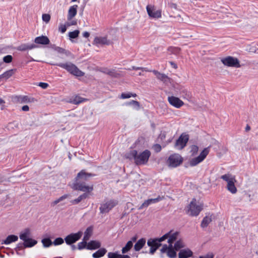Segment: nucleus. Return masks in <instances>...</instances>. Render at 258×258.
I'll return each mask as SVG.
<instances>
[{"mask_svg":"<svg viewBox=\"0 0 258 258\" xmlns=\"http://www.w3.org/2000/svg\"><path fill=\"white\" fill-rule=\"evenodd\" d=\"M95 175L94 174L88 173L85 170H82L77 174L73 183V188L83 192L92 191L93 190V185H88L86 182Z\"/></svg>","mask_w":258,"mask_h":258,"instance_id":"1","label":"nucleus"},{"mask_svg":"<svg viewBox=\"0 0 258 258\" xmlns=\"http://www.w3.org/2000/svg\"><path fill=\"white\" fill-rule=\"evenodd\" d=\"M49 64L51 66H56L64 69L71 74L77 77H82L84 75V73L82 71L80 70L75 64L71 62L66 63H54L50 62Z\"/></svg>","mask_w":258,"mask_h":258,"instance_id":"2","label":"nucleus"},{"mask_svg":"<svg viewBox=\"0 0 258 258\" xmlns=\"http://www.w3.org/2000/svg\"><path fill=\"white\" fill-rule=\"evenodd\" d=\"M221 178L227 182V188L231 194H234L237 192V188L234 182L236 181L234 176L231 174H225L221 176Z\"/></svg>","mask_w":258,"mask_h":258,"instance_id":"3","label":"nucleus"},{"mask_svg":"<svg viewBox=\"0 0 258 258\" xmlns=\"http://www.w3.org/2000/svg\"><path fill=\"white\" fill-rule=\"evenodd\" d=\"M203 210V205H197L196 200L193 199L188 207L187 214L191 216H197Z\"/></svg>","mask_w":258,"mask_h":258,"instance_id":"4","label":"nucleus"},{"mask_svg":"<svg viewBox=\"0 0 258 258\" xmlns=\"http://www.w3.org/2000/svg\"><path fill=\"white\" fill-rule=\"evenodd\" d=\"M151 156V152L148 150H145L139 154L136 155L135 163L137 165H144L147 163Z\"/></svg>","mask_w":258,"mask_h":258,"instance_id":"5","label":"nucleus"},{"mask_svg":"<svg viewBox=\"0 0 258 258\" xmlns=\"http://www.w3.org/2000/svg\"><path fill=\"white\" fill-rule=\"evenodd\" d=\"M210 152V148L207 147L204 149V150L200 153V155L196 157L192 158L189 161V165L190 166H195L200 163L202 162L207 157Z\"/></svg>","mask_w":258,"mask_h":258,"instance_id":"6","label":"nucleus"},{"mask_svg":"<svg viewBox=\"0 0 258 258\" xmlns=\"http://www.w3.org/2000/svg\"><path fill=\"white\" fill-rule=\"evenodd\" d=\"M222 62L226 66L236 68L240 67L239 60L233 56H228L221 59Z\"/></svg>","mask_w":258,"mask_h":258,"instance_id":"7","label":"nucleus"},{"mask_svg":"<svg viewBox=\"0 0 258 258\" xmlns=\"http://www.w3.org/2000/svg\"><path fill=\"white\" fill-rule=\"evenodd\" d=\"M167 162L169 166L176 167L182 162V158L179 154H172L169 157Z\"/></svg>","mask_w":258,"mask_h":258,"instance_id":"8","label":"nucleus"},{"mask_svg":"<svg viewBox=\"0 0 258 258\" xmlns=\"http://www.w3.org/2000/svg\"><path fill=\"white\" fill-rule=\"evenodd\" d=\"M117 204L116 201L114 200H110L105 203L101 204L99 208L101 214L108 213Z\"/></svg>","mask_w":258,"mask_h":258,"instance_id":"9","label":"nucleus"},{"mask_svg":"<svg viewBox=\"0 0 258 258\" xmlns=\"http://www.w3.org/2000/svg\"><path fill=\"white\" fill-rule=\"evenodd\" d=\"M82 234V232L79 231L77 233H71L67 235L64 238L66 244L68 245H72V244H74L81 238Z\"/></svg>","mask_w":258,"mask_h":258,"instance_id":"10","label":"nucleus"},{"mask_svg":"<svg viewBox=\"0 0 258 258\" xmlns=\"http://www.w3.org/2000/svg\"><path fill=\"white\" fill-rule=\"evenodd\" d=\"M189 140V136L185 134H182L176 140L175 147L178 149L181 150L184 148Z\"/></svg>","mask_w":258,"mask_h":258,"instance_id":"11","label":"nucleus"},{"mask_svg":"<svg viewBox=\"0 0 258 258\" xmlns=\"http://www.w3.org/2000/svg\"><path fill=\"white\" fill-rule=\"evenodd\" d=\"M146 10L149 16L154 19H158L161 17V10H156L154 6L148 5Z\"/></svg>","mask_w":258,"mask_h":258,"instance_id":"12","label":"nucleus"},{"mask_svg":"<svg viewBox=\"0 0 258 258\" xmlns=\"http://www.w3.org/2000/svg\"><path fill=\"white\" fill-rule=\"evenodd\" d=\"M168 101L171 105L176 108H180L184 105V102L181 100L173 96H168Z\"/></svg>","mask_w":258,"mask_h":258,"instance_id":"13","label":"nucleus"},{"mask_svg":"<svg viewBox=\"0 0 258 258\" xmlns=\"http://www.w3.org/2000/svg\"><path fill=\"white\" fill-rule=\"evenodd\" d=\"M147 245L150 247L149 253L153 254L157 249L161 245V243L157 242L155 239L150 238L147 241Z\"/></svg>","mask_w":258,"mask_h":258,"instance_id":"14","label":"nucleus"},{"mask_svg":"<svg viewBox=\"0 0 258 258\" xmlns=\"http://www.w3.org/2000/svg\"><path fill=\"white\" fill-rule=\"evenodd\" d=\"M152 72L158 80L163 83H167L170 82V78L165 74L161 73L156 70H152Z\"/></svg>","mask_w":258,"mask_h":258,"instance_id":"15","label":"nucleus"},{"mask_svg":"<svg viewBox=\"0 0 258 258\" xmlns=\"http://www.w3.org/2000/svg\"><path fill=\"white\" fill-rule=\"evenodd\" d=\"M93 43L96 45H109L110 42L106 37H96L94 38Z\"/></svg>","mask_w":258,"mask_h":258,"instance_id":"16","label":"nucleus"},{"mask_svg":"<svg viewBox=\"0 0 258 258\" xmlns=\"http://www.w3.org/2000/svg\"><path fill=\"white\" fill-rule=\"evenodd\" d=\"M101 246L100 242L97 240H91L88 243L87 249L96 250L99 248Z\"/></svg>","mask_w":258,"mask_h":258,"instance_id":"17","label":"nucleus"},{"mask_svg":"<svg viewBox=\"0 0 258 258\" xmlns=\"http://www.w3.org/2000/svg\"><path fill=\"white\" fill-rule=\"evenodd\" d=\"M34 42L36 44L46 45L49 43L50 40L47 36L42 35L41 36L36 37L34 40Z\"/></svg>","mask_w":258,"mask_h":258,"instance_id":"18","label":"nucleus"},{"mask_svg":"<svg viewBox=\"0 0 258 258\" xmlns=\"http://www.w3.org/2000/svg\"><path fill=\"white\" fill-rule=\"evenodd\" d=\"M36 47L37 45L33 43L31 44L24 43L18 46L16 49L18 51H23L27 50H31Z\"/></svg>","mask_w":258,"mask_h":258,"instance_id":"19","label":"nucleus"},{"mask_svg":"<svg viewBox=\"0 0 258 258\" xmlns=\"http://www.w3.org/2000/svg\"><path fill=\"white\" fill-rule=\"evenodd\" d=\"M193 252L188 248L183 249L180 250L178 253L179 258H188L192 256Z\"/></svg>","mask_w":258,"mask_h":258,"instance_id":"20","label":"nucleus"},{"mask_svg":"<svg viewBox=\"0 0 258 258\" xmlns=\"http://www.w3.org/2000/svg\"><path fill=\"white\" fill-rule=\"evenodd\" d=\"M78 7L77 5H75L69 8L67 16L68 20H71L77 15Z\"/></svg>","mask_w":258,"mask_h":258,"instance_id":"21","label":"nucleus"},{"mask_svg":"<svg viewBox=\"0 0 258 258\" xmlns=\"http://www.w3.org/2000/svg\"><path fill=\"white\" fill-rule=\"evenodd\" d=\"M18 239V237L17 235H9L6 239L3 240L2 241V244H10V243L17 241Z\"/></svg>","mask_w":258,"mask_h":258,"instance_id":"22","label":"nucleus"},{"mask_svg":"<svg viewBox=\"0 0 258 258\" xmlns=\"http://www.w3.org/2000/svg\"><path fill=\"white\" fill-rule=\"evenodd\" d=\"M145 238H142L137 241L134 245V249L136 251H140L145 245Z\"/></svg>","mask_w":258,"mask_h":258,"instance_id":"23","label":"nucleus"},{"mask_svg":"<svg viewBox=\"0 0 258 258\" xmlns=\"http://www.w3.org/2000/svg\"><path fill=\"white\" fill-rule=\"evenodd\" d=\"M107 251V250L106 248L100 247L98 250L93 253L92 257L93 258H100L103 256Z\"/></svg>","mask_w":258,"mask_h":258,"instance_id":"24","label":"nucleus"},{"mask_svg":"<svg viewBox=\"0 0 258 258\" xmlns=\"http://www.w3.org/2000/svg\"><path fill=\"white\" fill-rule=\"evenodd\" d=\"M16 72V69H11L8 71H6L3 74L0 75V79H5L6 80L8 79L11 77H12L14 73Z\"/></svg>","mask_w":258,"mask_h":258,"instance_id":"25","label":"nucleus"},{"mask_svg":"<svg viewBox=\"0 0 258 258\" xmlns=\"http://www.w3.org/2000/svg\"><path fill=\"white\" fill-rule=\"evenodd\" d=\"M108 258H131L128 255L120 254L117 252H109L107 254Z\"/></svg>","mask_w":258,"mask_h":258,"instance_id":"26","label":"nucleus"},{"mask_svg":"<svg viewBox=\"0 0 258 258\" xmlns=\"http://www.w3.org/2000/svg\"><path fill=\"white\" fill-rule=\"evenodd\" d=\"M55 51H56L58 53L60 54H64L66 56H70L71 54V52L69 50H67L63 48L56 46L54 45L52 47Z\"/></svg>","mask_w":258,"mask_h":258,"instance_id":"27","label":"nucleus"},{"mask_svg":"<svg viewBox=\"0 0 258 258\" xmlns=\"http://www.w3.org/2000/svg\"><path fill=\"white\" fill-rule=\"evenodd\" d=\"M30 235V230L29 228H26L23 231L20 233L19 237L20 239L23 241L29 238Z\"/></svg>","mask_w":258,"mask_h":258,"instance_id":"28","label":"nucleus"},{"mask_svg":"<svg viewBox=\"0 0 258 258\" xmlns=\"http://www.w3.org/2000/svg\"><path fill=\"white\" fill-rule=\"evenodd\" d=\"M25 247H31L36 245L37 241L32 238H29L24 241Z\"/></svg>","mask_w":258,"mask_h":258,"instance_id":"29","label":"nucleus"},{"mask_svg":"<svg viewBox=\"0 0 258 258\" xmlns=\"http://www.w3.org/2000/svg\"><path fill=\"white\" fill-rule=\"evenodd\" d=\"M137 154V151L136 150H131L128 152L126 153L125 155V157L127 159L130 160L134 159L135 161L136 155Z\"/></svg>","mask_w":258,"mask_h":258,"instance_id":"30","label":"nucleus"},{"mask_svg":"<svg viewBox=\"0 0 258 258\" xmlns=\"http://www.w3.org/2000/svg\"><path fill=\"white\" fill-rule=\"evenodd\" d=\"M15 99H16L18 102L21 103L31 102L30 98L27 96H16Z\"/></svg>","mask_w":258,"mask_h":258,"instance_id":"31","label":"nucleus"},{"mask_svg":"<svg viewBox=\"0 0 258 258\" xmlns=\"http://www.w3.org/2000/svg\"><path fill=\"white\" fill-rule=\"evenodd\" d=\"M212 222V219L210 217L206 216L205 217L202 222L201 226L202 228H205Z\"/></svg>","mask_w":258,"mask_h":258,"instance_id":"32","label":"nucleus"},{"mask_svg":"<svg viewBox=\"0 0 258 258\" xmlns=\"http://www.w3.org/2000/svg\"><path fill=\"white\" fill-rule=\"evenodd\" d=\"M92 227H88L84 232V235L83 239L84 240H86L87 241L89 239V238L92 234Z\"/></svg>","mask_w":258,"mask_h":258,"instance_id":"33","label":"nucleus"},{"mask_svg":"<svg viewBox=\"0 0 258 258\" xmlns=\"http://www.w3.org/2000/svg\"><path fill=\"white\" fill-rule=\"evenodd\" d=\"M185 247V244L182 240H178L175 242L174 245V248L176 251H178L180 249Z\"/></svg>","mask_w":258,"mask_h":258,"instance_id":"34","label":"nucleus"},{"mask_svg":"<svg viewBox=\"0 0 258 258\" xmlns=\"http://www.w3.org/2000/svg\"><path fill=\"white\" fill-rule=\"evenodd\" d=\"M133 246V244L131 241H128L125 245L122 247L121 249V252L123 254L127 253L128 251L131 250V249Z\"/></svg>","mask_w":258,"mask_h":258,"instance_id":"35","label":"nucleus"},{"mask_svg":"<svg viewBox=\"0 0 258 258\" xmlns=\"http://www.w3.org/2000/svg\"><path fill=\"white\" fill-rule=\"evenodd\" d=\"M105 73L109 75L112 77L117 78L119 76V74L117 73L114 70H109L107 69L104 72Z\"/></svg>","mask_w":258,"mask_h":258,"instance_id":"36","label":"nucleus"},{"mask_svg":"<svg viewBox=\"0 0 258 258\" xmlns=\"http://www.w3.org/2000/svg\"><path fill=\"white\" fill-rule=\"evenodd\" d=\"M41 242L44 247H48L53 244V242L49 238H45L42 239Z\"/></svg>","mask_w":258,"mask_h":258,"instance_id":"37","label":"nucleus"},{"mask_svg":"<svg viewBox=\"0 0 258 258\" xmlns=\"http://www.w3.org/2000/svg\"><path fill=\"white\" fill-rule=\"evenodd\" d=\"M169 232L170 234L168 237V242L173 243L174 241H175L176 240L178 233L177 232H174L172 234H171V232Z\"/></svg>","mask_w":258,"mask_h":258,"instance_id":"38","label":"nucleus"},{"mask_svg":"<svg viewBox=\"0 0 258 258\" xmlns=\"http://www.w3.org/2000/svg\"><path fill=\"white\" fill-rule=\"evenodd\" d=\"M68 197V195H64L62 196L61 197H59L58 199H57L55 200V201H54L53 202H52L51 203V206H54L55 205H56L58 203H59V202L63 201L64 199L67 198Z\"/></svg>","mask_w":258,"mask_h":258,"instance_id":"39","label":"nucleus"},{"mask_svg":"<svg viewBox=\"0 0 258 258\" xmlns=\"http://www.w3.org/2000/svg\"><path fill=\"white\" fill-rule=\"evenodd\" d=\"M80 33V31L78 30H76L72 32H70L69 33V36L70 37V39H75L79 36Z\"/></svg>","mask_w":258,"mask_h":258,"instance_id":"40","label":"nucleus"},{"mask_svg":"<svg viewBox=\"0 0 258 258\" xmlns=\"http://www.w3.org/2000/svg\"><path fill=\"white\" fill-rule=\"evenodd\" d=\"M87 241L86 240H84L83 239V241L78 243V249L79 250H82L84 248H86L87 247Z\"/></svg>","mask_w":258,"mask_h":258,"instance_id":"41","label":"nucleus"},{"mask_svg":"<svg viewBox=\"0 0 258 258\" xmlns=\"http://www.w3.org/2000/svg\"><path fill=\"white\" fill-rule=\"evenodd\" d=\"M136 96H137L136 94H133L132 93H122L121 94L120 98L127 99L131 97H135Z\"/></svg>","mask_w":258,"mask_h":258,"instance_id":"42","label":"nucleus"},{"mask_svg":"<svg viewBox=\"0 0 258 258\" xmlns=\"http://www.w3.org/2000/svg\"><path fill=\"white\" fill-rule=\"evenodd\" d=\"M84 99L79 96H76L73 99L71 102L74 104H78L80 103H82L84 101Z\"/></svg>","mask_w":258,"mask_h":258,"instance_id":"43","label":"nucleus"},{"mask_svg":"<svg viewBox=\"0 0 258 258\" xmlns=\"http://www.w3.org/2000/svg\"><path fill=\"white\" fill-rule=\"evenodd\" d=\"M167 256L170 258H175L176 252L175 249H169L167 252Z\"/></svg>","mask_w":258,"mask_h":258,"instance_id":"44","label":"nucleus"},{"mask_svg":"<svg viewBox=\"0 0 258 258\" xmlns=\"http://www.w3.org/2000/svg\"><path fill=\"white\" fill-rule=\"evenodd\" d=\"M170 234V232H168L166 234H164L163 236L161 237L160 238H155L154 239L158 242L159 243H161V242L163 241L165 239L168 238L169 235Z\"/></svg>","mask_w":258,"mask_h":258,"instance_id":"45","label":"nucleus"},{"mask_svg":"<svg viewBox=\"0 0 258 258\" xmlns=\"http://www.w3.org/2000/svg\"><path fill=\"white\" fill-rule=\"evenodd\" d=\"M170 234V232H168L166 234H164L163 236L161 237L160 238H155L154 239L158 242L159 243H161V242L163 241L165 239L168 238L169 235Z\"/></svg>","mask_w":258,"mask_h":258,"instance_id":"46","label":"nucleus"},{"mask_svg":"<svg viewBox=\"0 0 258 258\" xmlns=\"http://www.w3.org/2000/svg\"><path fill=\"white\" fill-rule=\"evenodd\" d=\"M199 151V147L197 145H193L190 147V151L191 155L194 156L196 155Z\"/></svg>","mask_w":258,"mask_h":258,"instance_id":"47","label":"nucleus"},{"mask_svg":"<svg viewBox=\"0 0 258 258\" xmlns=\"http://www.w3.org/2000/svg\"><path fill=\"white\" fill-rule=\"evenodd\" d=\"M64 239H63L61 237H58L55 239V240L53 241V244L54 245H59L61 244H62L64 242Z\"/></svg>","mask_w":258,"mask_h":258,"instance_id":"48","label":"nucleus"},{"mask_svg":"<svg viewBox=\"0 0 258 258\" xmlns=\"http://www.w3.org/2000/svg\"><path fill=\"white\" fill-rule=\"evenodd\" d=\"M12 60L13 56L11 55H7L3 57V61L5 63H10L12 61Z\"/></svg>","mask_w":258,"mask_h":258,"instance_id":"49","label":"nucleus"},{"mask_svg":"<svg viewBox=\"0 0 258 258\" xmlns=\"http://www.w3.org/2000/svg\"><path fill=\"white\" fill-rule=\"evenodd\" d=\"M127 105H134L135 107L139 108L140 103L138 101L136 100H132L126 103Z\"/></svg>","mask_w":258,"mask_h":258,"instance_id":"50","label":"nucleus"},{"mask_svg":"<svg viewBox=\"0 0 258 258\" xmlns=\"http://www.w3.org/2000/svg\"><path fill=\"white\" fill-rule=\"evenodd\" d=\"M151 200L150 199H148L147 200H146L142 205L140 206V209H143L144 207H147L149 206L150 204H151Z\"/></svg>","mask_w":258,"mask_h":258,"instance_id":"51","label":"nucleus"},{"mask_svg":"<svg viewBox=\"0 0 258 258\" xmlns=\"http://www.w3.org/2000/svg\"><path fill=\"white\" fill-rule=\"evenodd\" d=\"M42 20L44 22H45L46 23H48L50 21V16L49 14H44L42 15Z\"/></svg>","mask_w":258,"mask_h":258,"instance_id":"52","label":"nucleus"},{"mask_svg":"<svg viewBox=\"0 0 258 258\" xmlns=\"http://www.w3.org/2000/svg\"><path fill=\"white\" fill-rule=\"evenodd\" d=\"M153 148L155 152H156V153L160 152L162 149L161 145L158 144L154 145L153 147Z\"/></svg>","mask_w":258,"mask_h":258,"instance_id":"53","label":"nucleus"},{"mask_svg":"<svg viewBox=\"0 0 258 258\" xmlns=\"http://www.w3.org/2000/svg\"><path fill=\"white\" fill-rule=\"evenodd\" d=\"M25 247V246H24V242L23 243H19L16 247L15 248V249L16 251H19V250H23L24 249V248Z\"/></svg>","mask_w":258,"mask_h":258,"instance_id":"54","label":"nucleus"},{"mask_svg":"<svg viewBox=\"0 0 258 258\" xmlns=\"http://www.w3.org/2000/svg\"><path fill=\"white\" fill-rule=\"evenodd\" d=\"M58 30L61 33H64L67 30L66 26L63 24H60L59 26Z\"/></svg>","mask_w":258,"mask_h":258,"instance_id":"55","label":"nucleus"},{"mask_svg":"<svg viewBox=\"0 0 258 258\" xmlns=\"http://www.w3.org/2000/svg\"><path fill=\"white\" fill-rule=\"evenodd\" d=\"M38 86L41 87L42 89H45L48 87V84L46 83L40 82L39 83Z\"/></svg>","mask_w":258,"mask_h":258,"instance_id":"56","label":"nucleus"},{"mask_svg":"<svg viewBox=\"0 0 258 258\" xmlns=\"http://www.w3.org/2000/svg\"><path fill=\"white\" fill-rule=\"evenodd\" d=\"M168 246L167 244H164L162 247V248L160 249V251L161 253H165L167 252L168 251Z\"/></svg>","mask_w":258,"mask_h":258,"instance_id":"57","label":"nucleus"},{"mask_svg":"<svg viewBox=\"0 0 258 258\" xmlns=\"http://www.w3.org/2000/svg\"><path fill=\"white\" fill-rule=\"evenodd\" d=\"M214 254L212 252H209L207 253L205 256H200V258H213Z\"/></svg>","mask_w":258,"mask_h":258,"instance_id":"58","label":"nucleus"},{"mask_svg":"<svg viewBox=\"0 0 258 258\" xmlns=\"http://www.w3.org/2000/svg\"><path fill=\"white\" fill-rule=\"evenodd\" d=\"M81 199H80V197H78V198L75 199V200H72L71 201V203L73 204V205H75V204H78L79 203H80L81 201Z\"/></svg>","mask_w":258,"mask_h":258,"instance_id":"59","label":"nucleus"},{"mask_svg":"<svg viewBox=\"0 0 258 258\" xmlns=\"http://www.w3.org/2000/svg\"><path fill=\"white\" fill-rule=\"evenodd\" d=\"M89 192H85V193H84L83 194H82L79 196L80 199H81V200L86 199L88 197V193H89Z\"/></svg>","mask_w":258,"mask_h":258,"instance_id":"60","label":"nucleus"},{"mask_svg":"<svg viewBox=\"0 0 258 258\" xmlns=\"http://www.w3.org/2000/svg\"><path fill=\"white\" fill-rule=\"evenodd\" d=\"M150 200H151V202L152 204V203H156L159 202L161 200V198L159 196L157 198L150 199Z\"/></svg>","mask_w":258,"mask_h":258,"instance_id":"61","label":"nucleus"},{"mask_svg":"<svg viewBox=\"0 0 258 258\" xmlns=\"http://www.w3.org/2000/svg\"><path fill=\"white\" fill-rule=\"evenodd\" d=\"M77 22L76 20H73L71 22H68L67 23V26H71L72 25H77Z\"/></svg>","mask_w":258,"mask_h":258,"instance_id":"62","label":"nucleus"},{"mask_svg":"<svg viewBox=\"0 0 258 258\" xmlns=\"http://www.w3.org/2000/svg\"><path fill=\"white\" fill-rule=\"evenodd\" d=\"M169 62L171 66L174 69H176L177 68V65L175 62L173 61H169Z\"/></svg>","mask_w":258,"mask_h":258,"instance_id":"63","label":"nucleus"},{"mask_svg":"<svg viewBox=\"0 0 258 258\" xmlns=\"http://www.w3.org/2000/svg\"><path fill=\"white\" fill-rule=\"evenodd\" d=\"M22 110L24 111H28L29 110V107L28 105H24L22 107Z\"/></svg>","mask_w":258,"mask_h":258,"instance_id":"64","label":"nucleus"}]
</instances>
